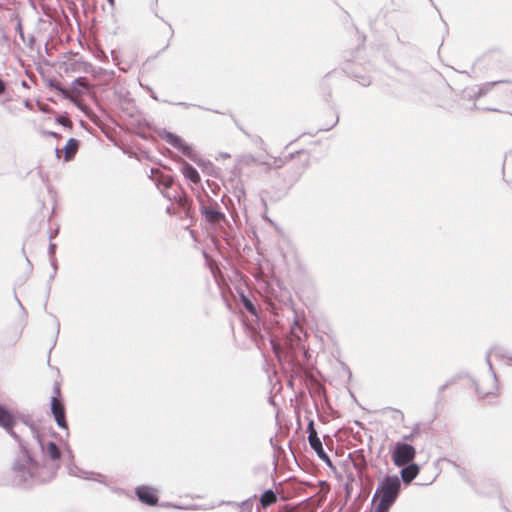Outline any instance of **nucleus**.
<instances>
[{
    "label": "nucleus",
    "instance_id": "obj_21",
    "mask_svg": "<svg viewBox=\"0 0 512 512\" xmlns=\"http://www.w3.org/2000/svg\"><path fill=\"white\" fill-rule=\"evenodd\" d=\"M52 265H53V268H54V273L50 276V281L54 278V275H55L56 269H57L56 261L55 260L52 261Z\"/></svg>",
    "mask_w": 512,
    "mask_h": 512
},
{
    "label": "nucleus",
    "instance_id": "obj_4",
    "mask_svg": "<svg viewBox=\"0 0 512 512\" xmlns=\"http://www.w3.org/2000/svg\"><path fill=\"white\" fill-rule=\"evenodd\" d=\"M159 136L171 144L173 147L180 150L183 154L189 156L198 165H202L203 161L197 158V155L193 152L192 148L188 146L181 138L171 133L168 130H159Z\"/></svg>",
    "mask_w": 512,
    "mask_h": 512
},
{
    "label": "nucleus",
    "instance_id": "obj_8",
    "mask_svg": "<svg viewBox=\"0 0 512 512\" xmlns=\"http://www.w3.org/2000/svg\"><path fill=\"white\" fill-rule=\"evenodd\" d=\"M136 494L139 500L145 504L154 505L157 503V492L152 487L140 486L136 489Z\"/></svg>",
    "mask_w": 512,
    "mask_h": 512
},
{
    "label": "nucleus",
    "instance_id": "obj_18",
    "mask_svg": "<svg viewBox=\"0 0 512 512\" xmlns=\"http://www.w3.org/2000/svg\"><path fill=\"white\" fill-rule=\"evenodd\" d=\"M6 90V85L2 79H0V95L3 94Z\"/></svg>",
    "mask_w": 512,
    "mask_h": 512
},
{
    "label": "nucleus",
    "instance_id": "obj_15",
    "mask_svg": "<svg viewBox=\"0 0 512 512\" xmlns=\"http://www.w3.org/2000/svg\"><path fill=\"white\" fill-rule=\"evenodd\" d=\"M57 123L64 127H70L72 124L70 119L67 116H59L57 118Z\"/></svg>",
    "mask_w": 512,
    "mask_h": 512
},
{
    "label": "nucleus",
    "instance_id": "obj_6",
    "mask_svg": "<svg viewBox=\"0 0 512 512\" xmlns=\"http://www.w3.org/2000/svg\"><path fill=\"white\" fill-rule=\"evenodd\" d=\"M416 451L413 446L406 443H397L392 454L394 464L398 467L404 466L415 457Z\"/></svg>",
    "mask_w": 512,
    "mask_h": 512
},
{
    "label": "nucleus",
    "instance_id": "obj_16",
    "mask_svg": "<svg viewBox=\"0 0 512 512\" xmlns=\"http://www.w3.org/2000/svg\"><path fill=\"white\" fill-rule=\"evenodd\" d=\"M206 216L210 221H217L220 214L214 210L206 211Z\"/></svg>",
    "mask_w": 512,
    "mask_h": 512
},
{
    "label": "nucleus",
    "instance_id": "obj_19",
    "mask_svg": "<svg viewBox=\"0 0 512 512\" xmlns=\"http://www.w3.org/2000/svg\"><path fill=\"white\" fill-rule=\"evenodd\" d=\"M55 249H56V245H55V244H53V243H51V244L49 245V254H50V255H54V253H55Z\"/></svg>",
    "mask_w": 512,
    "mask_h": 512
},
{
    "label": "nucleus",
    "instance_id": "obj_5",
    "mask_svg": "<svg viewBox=\"0 0 512 512\" xmlns=\"http://www.w3.org/2000/svg\"><path fill=\"white\" fill-rule=\"evenodd\" d=\"M59 396L60 387L56 385L54 387V395L51 397L50 400V409L57 425L62 429H67L65 407L62 400L59 399Z\"/></svg>",
    "mask_w": 512,
    "mask_h": 512
},
{
    "label": "nucleus",
    "instance_id": "obj_9",
    "mask_svg": "<svg viewBox=\"0 0 512 512\" xmlns=\"http://www.w3.org/2000/svg\"><path fill=\"white\" fill-rule=\"evenodd\" d=\"M78 141L74 138H70L62 149L55 148V154L57 158H60V154L64 152V161L68 162L73 159L78 150Z\"/></svg>",
    "mask_w": 512,
    "mask_h": 512
},
{
    "label": "nucleus",
    "instance_id": "obj_7",
    "mask_svg": "<svg viewBox=\"0 0 512 512\" xmlns=\"http://www.w3.org/2000/svg\"><path fill=\"white\" fill-rule=\"evenodd\" d=\"M308 433H309V435H308L309 444L312 447V449L316 452L317 456L321 460L326 462L328 465H331V461L323 449L321 440L317 436V432L314 429V425H313L312 421L308 424Z\"/></svg>",
    "mask_w": 512,
    "mask_h": 512
},
{
    "label": "nucleus",
    "instance_id": "obj_1",
    "mask_svg": "<svg viewBox=\"0 0 512 512\" xmlns=\"http://www.w3.org/2000/svg\"><path fill=\"white\" fill-rule=\"evenodd\" d=\"M60 458L61 451L56 443L32 431L31 442H20V453L12 466L14 482L30 487L51 481L59 469Z\"/></svg>",
    "mask_w": 512,
    "mask_h": 512
},
{
    "label": "nucleus",
    "instance_id": "obj_2",
    "mask_svg": "<svg viewBox=\"0 0 512 512\" xmlns=\"http://www.w3.org/2000/svg\"><path fill=\"white\" fill-rule=\"evenodd\" d=\"M401 487L398 476H387L378 485L373 496L375 503L373 512H388L391 505L397 499Z\"/></svg>",
    "mask_w": 512,
    "mask_h": 512
},
{
    "label": "nucleus",
    "instance_id": "obj_20",
    "mask_svg": "<svg viewBox=\"0 0 512 512\" xmlns=\"http://www.w3.org/2000/svg\"><path fill=\"white\" fill-rule=\"evenodd\" d=\"M479 393L482 394L483 396H486V395H489L492 393V391L490 390H484V389H479Z\"/></svg>",
    "mask_w": 512,
    "mask_h": 512
},
{
    "label": "nucleus",
    "instance_id": "obj_22",
    "mask_svg": "<svg viewBox=\"0 0 512 512\" xmlns=\"http://www.w3.org/2000/svg\"><path fill=\"white\" fill-rule=\"evenodd\" d=\"M48 135H49V136H53V137H57V136H58V134H57L56 132H54L53 130H50V131L48 132Z\"/></svg>",
    "mask_w": 512,
    "mask_h": 512
},
{
    "label": "nucleus",
    "instance_id": "obj_14",
    "mask_svg": "<svg viewBox=\"0 0 512 512\" xmlns=\"http://www.w3.org/2000/svg\"><path fill=\"white\" fill-rule=\"evenodd\" d=\"M275 501L276 496L271 490L264 492L263 495L261 496V504L263 507H267L274 503Z\"/></svg>",
    "mask_w": 512,
    "mask_h": 512
},
{
    "label": "nucleus",
    "instance_id": "obj_12",
    "mask_svg": "<svg viewBox=\"0 0 512 512\" xmlns=\"http://www.w3.org/2000/svg\"><path fill=\"white\" fill-rule=\"evenodd\" d=\"M182 173L183 175L189 179L193 183H198L200 181V176L197 170L188 163H183L182 165Z\"/></svg>",
    "mask_w": 512,
    "mask_h": 512
},
{
    "label": "nucleus",
    "instance_id": "obj_10",
    "mask_svg": "<svg viewBox=\"0 0 512 512\" xmlns=\"http://www.w3.org/2000/svg\"><path fill=\"white\" fill-rule=\"evenodd\" d=\"M68 474L70 476L88 481H94L96 479L94 471L86 470L76 464L68 465Z\"/></svg>",
    "mask_w": 512,
    "mask_h": 512
},
{
    "label": "nucleus",
    "instance_id": "obj_17",
    "mask_svg": "<svg viewBox=\"0 0 512 512\" xmlns=\"http://www.w3.org/2000/svg\"><path fill=\"white\" fill-rule=\"evenodd\" d=\"M244 304H245L246 309L250 313L255 314V307L253 306V304L248 299H244Z\"/></svg>",
    "mask_w": 512,
    "mask_h": 512
},
{
    "label": "nucleus",
    "instance_id": "obj_23",
    "mask_svg": "<svg viewBox=\"0 0 512 512\" xmlns=\"http://www.w3.org/2000/svg\"><path fill=\"white\" fill-rule=\"evenodd\" d=\"M108 2H109V4H110L111 6H114V4H115V0H108Z\"/></svg>",
    "mask_w": 512,
    "mask_h": 512
},
{
    "label": "nucleus",
    "instance_id": "obj_11",
    "mask_svg": "<svg viewBox=\"0 0 512 512\" xmlns=\"http://www.w3.org/2000/svg\"><path fill=\"white\" fill-rule=\"evenodd\" d=\"M419 473L417 464H410L401 470V477L405 483H410Z\"/></svg>",
    "mask_w": 512,
    "mask_h": 512
},
{
    "label": "nucleus",
    "instance_id": "obj_13",
    "mask_svg": "<svg viewBox=\"0 0 512 512\" xmlns=\"http://www.w3.org/2000/svg\"><path fill=\"white\" fill-rule=\"evenodd\" d=\"M14 424V419L12 415L0 405V426L9 430Z\"/></svg>",
    "mask_w": 512,
    "mask_h": 512
},
{
    "label": "nucleus",
    "instance_id": "obj_3",
    "mask_svg": "<svg viewBox=\"0 0 512 512\" xmlns=\"http://www.w3.org/2000/svg\"><path fill=\"white\" fill-rule=\"evenodd\" d=\"M48 86L60 92L64 98L75 102L83 111H86V106L83 103L85 97L95 100L94 87L83 77L76 79L70 89L63 88L56 79H49Z\"/></svg>",
    "mask_w": 512,
    "mask_h": 512
}]
</instances>
